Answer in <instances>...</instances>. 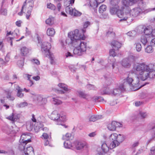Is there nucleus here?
<instances>
[{
	"label": "nucleus",
	"instance_id": "nucleus-36",
	"mask_svg": "<svg viewBox=\"0 0 155 155\" xmlns=\"http://www.w3.org/2000/svg\"><path fill=\"white\" fill-rule=\"evenodd\" d=\"M59 87L63 89L64 91H70L69 89L68 88L67 86L64 84L60 83L58 84Z\"/></svg>",
	"mask_w": 155,
	"mask_h": 155
},
{
	"label": "nucleus",
	"instance_id": "nucleus-16",
	"mask_svg": "<svg viewBox=\"0 0 155 155\" xmlns=\"http://www.w3.org/2000/svg\"><path fill=\"white\" fill-rule=\"evenodd\" d=\"M20 117V115L19 114H14L12 113V114L7 117L6 119L15 122L18 121Z\"/></svg>",
	"mask_w": 155,
	"mask_h": 155
},
{
	"label": "nucleus",
	"instance_id": "nucleus-24",
	"mask_svg": "<svg viewBox=\"0 0 155 155\" xmlns=\"http://www.w3.org/2000/svg\"><path fill=\"white\" fill-rule=\"evenodd\" d=\"M111 45L113 48L118 50L121 47V44L117 41H114L111 42Z\"/></svg>",
	"mask_w": 155,
	"mask_h": 155
},
{
	"label": "nucleus",
	"instance_id": "nucleus-48",
	"mask_svg": "<svg viewBox=\"0 0 155 155\" xmlns=\"http://www.w3.org/2000/svg\"><path fill=\"white\" fill-rule=\"evenodd\" d=\"M26 144L27 143H25V144H24L23 143H19V149L21 150L24 151V149H25V146Z\"/></svg>",
	"mask_w": 155,
	"mask_h": 155
},
{
	"label": "nucleus",
	"instance_id": "nucleus-31",
	"mask_svg": "<svg viewBox=\"0 0 155 155\" xmlns=\"http://www.w3.org/2000/svg\"><path fill=\"white\" fill-rule=\"evenodd\" d=\"M55 33V31L52 28H48L47 31V34L49 36H52Z\"/></svg>",
	"mask_w": 155,
	"mask_h": 155
},
{
	"label": "nucleus",
	"instance_id": "nucleus-47",
	"mask_svg": "<svg viewBox=\"0 0 155 155\" xmlns=\"http://www.w3.org/2000/svg\"><path fill=\"white\" fill-rule=\"evenodd\" d=\"M136 48L137 51H140L142 47L141 44L140 43H137L135 44Z\"/></svg>",
	"mask_w": 155,
	"mask_h": 155
},
{
	"label": "nucleus",
	"instance_id": "nucleus-3",
	"mask_svg": "<svg viewBox=\"0 0 155 155\" xmlns=\"http://www.w3.org/2000/svg\"><path fill=\"white\" fill-rule=\"evenodd\" d=\"M134 69L138 72V74L141 78L155 77V70L144 63H137L134 66Z\"/></svg>",
	"mask_w": 155,
	"mask_h": 155
},
{
	"label": "nucleus",
	"instance_id": "nucleus-5",
	"mask_svg": "<svg viewBox=\"0 0 155 155\" xmlns=\"http://www.w3.org/2000/svg\"><path fill=\"white\" fill-rule=\"evenodd\" d=\"M109 139L112 141L110 145V147L112 149L118 146L124 140L123 135L115 133L111 134L109 136Z\"/></svg>",
	"mask_w": 155,
	"mask_h": 155
},
{
	"label": "nucleus",
	"instance_id": "nucleus-39",
	"mask_svg": "<svg viewBox=\"0 0 155 155\" xmlns=\"http://www.w3.org/2000/svg\"><path fill=\"white\" fill-rule=\"evenodd\" d=\"M152 46L149 45L145 48V52L148 53H151L153 51V50L152 47Z\"/></svg>",
	"mask_w": 155,
	"mask_h": 155
},
{
	"label": "nucleus",
	"instance_id": "nucleus-63",
	"mask_svg": "<svg viewBox=\"0 0 155 155\" xmlns=\"http://www.w3.org/2000/svg\"><path fill=\"white\" fill-rule=\"evenodd\" d=\"M117 103V102L116 100H113L110 101V104L111 106H114Z\"/></svg>",
	"mask_w": 155,
	"mask_h": 155
},
{
	"label": "nucleus",
	"instance_id": "nucleus-19",
	"mask_svg": "<svg viewBox=\"0 0 155 155\" xmlns=\"http://www.w3.org/2000/svg\"><path fill=\"white\" fill-rule=\"evenodd\" d=\"M115 49H112L110 50V57H109L108 60V62H110V61L111 60H112V62H114L115 61V59L114 58V57L116 55V53L115 52Z\"/></svg>",
	"mask_w": 155,
	"mask_h": 155
},
{
	"label": "nucleus",
	"instance_id": "nucleus-12",
	"mask_svg": "<svg viewBox=\"0 0 155 155\" xmlns=\"http://www.w3.org/2000/svg\"><path fill=\"white\" fill-rule=\"evenodd\" d=\"M34 101L37 102L40 105L45 104L47 102L46 100L43 98L41 95H34L33 96Z\"/></svg>",
	"mask_w": 155,
	"mask_h": 155
},
{
	"label": "nucleus",
	"instance_id": "nucleus-30",
	"mask_svg": "<svg viewBox=\"0 0 155 155\" xmlns=\"http://www.w3.org/2000/svg\"><path fill=\"white\" fill-rule=\"evenodd\" d=\"M152 29L149 27L145 28L144 31V32L145 34L144 35L150 38V34H151Z\"/></svg>",
	"mask_w": 155,
	"mask_h": 155
},
{
	"label": "nucleus",
	"instance_id": "nucleus-28",
	"mask_svg": "<svg viewBox=\"0 0 155 155\" xmlns=\"http://www.w3.org/2000/svg\"><path fill=\"white\" fill-rule=\"evenodd\" d=\"M89 1L90 6L93 8H95L97 7L99 3L97 0H89Z\"/></svg>",
	"mask_w": 155,
	"mask_h": 155
},
{
	"label": "nucleus",
	"instance_id": "nucleus-64",
	"mask_svg": "<svg viewBox=\"0 0 155 155\" xmlns=\"http://www.w3.org/2000/svg\"><path fill=\"white\" fill-rule=\"evenodd\" d=\"M96 135L95 132H93L92 133H90L89 134L88 136L91 137H94Z\"/></svg>",
	"mask_w": 155,
	"mask_h": 155
},
{
	"label": "nucleus",
	"instance_id": "nucleus-43",
	"mask_svg": "<svg viewBox=\"0 0 155 155\" xmlns=\"http://www.w3.org/2000/svg\"><path fill=\"white\" fill-rule=\"evenodd\" d=\"M119 2V0H110V6H116L118 5V3Z\"/></svg>",
	"mask_w": 155,
	"mask_h": 155
},
{
	"label": "nucleus",
	"instance_id": "nucleus-22",
	"mask_svg": "<svg viewBox=\"0 0 155 155\" xmlns=\"http://www.w3.org/2000/svg\"><path fill=\"white\" fill-rule=\"evenodd\" d=\"M78 96L84 99H88L90 98V96L87 94H85L84 92L82 91H78Z\"/></svg>",
	"mask_w": 155,
	"mask_h": 155
},
{
	"label": "nucleus",
	"instance_id": "nucleus-45",
	"mask_svg": "<svg viewBox=\"0 0 155 155\" xmlns=\"http://www.w3.org/2000/svg\"><path fill=\"white\" fill-rule=\"evenodd\" d=\"M71 134L67 133L65 135H64L63 136L62 138L63 140H68L71 137Z\"/></svg>",
	"mask_w": 155,
	"mask_h": 155
},
{
	"label": "nucleus",
	"instance_id": "nucleus-13",
	"mask_svg": "<svg viewBox=\"0 0 155 155\" xmlns=\"http://www.w3.org/2000/svg\"><path fill=\"white\" fill-rule=\"evenodd\" d=\"M74 147L78 150H81L84 147H87L86 143L84 142L76 141L73 143Z\"/></svg>",
	"mask_w": 155,
	"mask_h": 155
},
{
	"label": "nucleus",
	"instance_id": "nucleus-58",
	"mask_svg": "<svg viewBox=\"0 0 155 155\" xmlns=\"http://www.w3.org/2000/svg\"><path fill=\"white\" fill-rule=\"evenodd\" d=\"M44 145L45 146H51V144L49 141L48 140H45L44 141Z\"/></svg>",
	"mask_w": 155,
	"mask_h": 155
},
{
	"label": "nucleus",
	"instance_id": "nucleus-50",
	"mask_svg": "<svg viewBox=\"0 0 155 155\" xmlns=\"http://www.w3.org/2000/svg\"><path fill=\"white\" fill-rule=\"evenodd\" d=\"M94 100L95 101H97L99 102H106L104 100V99L103 97H94Z\"/></svg>",
	"mask_w": 155,
	"mask_h": 155
},
{
	"label": "nucleus",
	"instance_id": "nucleus-25",
	"mask_svg": "<svg viewBox=\"0 0 155 155\" xmlns=\"http://www.w3.org/2000/svg\"><path fill=\"white\" fill-rule=\"evenodd\" d=\"M150 38L145 35H142L141 38V41L144 45H145Z\"/></svg>",
	"mask_w": 155,
	"mask_h": 155
},
{
	"label": "nucleus",
	"instance_id": "nucleus-2",
	"mask_svg": "<svg viewBox=\"0 0 155 155\" xmlns=\"http://www.w3.org/2000/svg\"><path fill=\"white\" fill-rule=\"evenodd\" d=\"M85 39L84 33L81 34L76 29L68 34V38L66 39V42L68 45L71 44L75 47L73 50L74 54L81 56L85 53L87 50V43L81 41Z\"/></svg>",
	"mask_w": 155,
	"mask_h": 155
},
{
	"label": "nucleus",
	"instance_id": "nucleus-40",
	"mask_svg": "<svg viewBox=\"0 0 155 155\" xmlns=\"http://www.w3.org/2000/svg\"><path fill=\"white\" fill-rule=\"evenodd\" d=\"M53 103L55 105H60L62 104V101L57 98H53Z\"/></svg>",
	"mask_w": 155,
	"mask_h": 155
},
{
	"label": "nucleus",
	"instance_id": "nucleus-60",
	"mask_svg": "<svg viewBox=\"0 0 155 155\" xmlns=\"http://www.w3.org/2000/svg\"><path fill=\"white\" fill-rule=\"evenodd\" d=\"M42 136L45 140L48 139V138H49L48 135L47 133H43L42 135Z\"/></svg>",
	"mask_w": 155,
	"mask_h": 155
},
{
	"label": "nucleus",
	"instance_id": "nucleus-59",
	"mask_svg": "<svg viewBox=\"0 0 155 155\" xmlns=\"http://www.w3.org/2000/svg\"><path fill=\"white\" fill-rule=\"evenodd\" d=\"M150 38L155 37V29H152L151 34H150Z\"/></svg>",
	"mask_w": 155,
	"mask_h": 155
},
{
	"label": "nucleus",
	"instance_id": "nucleus-26",
	"mask_svg": "<svg viewBox=\"0 0 155 155\" xmlns=\"http://www.w3.org/2000/svg\"><path fill=\"white\" fill-rule=\"evenodd\" d=\"M64 147L66 148L70 149L71 147H74L73 143L72 144L70 141L68 140H66L64 142Z\"/></svg>",
	"mask_w": 155,
	"mask_h": 155
},
{
	"label": "nucleus",
	"instance_id": "nucleus-52",
	"mask_svg": "<svg viewBox=\"0 0 155 155\" xmlns=\"http://www.w3.org/2000/svg\"><path fill=\"white\" fill-rule=\"evenodd\" d=\"M87 88L89 90H95L96 87L94 86L91 84H88L87 85Z\"/></svg>",
	"mask_w": 155,
	"mask_h": 155
},
{
	"label": "nucleus",
	"instance_id": "nucleus-35",
	"mask_svg": "<svg viewBox=\"0 0 155 155\" xmlns=\"http://www.w3.org/2000/svg\"><path fill=\"white\" fill-rule=\"evenodd\" d=\"M45 22L47 24L50 25H51L54 23V18L51 16L50 17L46 20Z\"/></svg>",
	"mask_w": 155,
	"mask_h": 155
},
{
	"label": "nucleus",
	"instance_id": "nucleus-51",
	"mask_svg": "<svg viewBox=\"0 0 155 155\" xmlns=\"http://www.w3.org/2000/svg\"><path fill=\"white\" fill-rule=\"evenodd\" d=\"M23 91L22 89L21 90H19L17 91V96L18 97L20 98H22L24 96V94L22 93V91Z\"/></svg>",
	"mask_w": 155,
	"mask_h": 155
},
{
	"label": "nucleus",
	"instance_id": "nucleus-23",
	"mask_svg": "<svg viewBox=\"0 0 155 155\" xmlns=\"http://www.w3.org/2000/svg\"><path fill=\"white\" fill-rule=\"evenodd\" d=\"M43 124L40 122H38L35 124V130L36 132H38L39 130H42L43 127Z\"/></svg>",
	"mask_w": 155,
	"mask_h": 155
},
{
	"label": "nucleus",
	"instance_id": "nucleus-38",
	"mask_svg": "<svg viewBox=\"0 0 155 155\" xmlns=\"http://www.w3.org/2000/svg\"><path fill=\"white\" fill-rule=\"evenodd\" d=\"M107 35L109 36L114 37L115 36V33L113 31L112 29L110 28L109 31L107 32Z\"/></svg>",
	"mask_w": 155,
	"mask_h": 155
},
{
	"label": "nucleus",
	"instance_id": "nucleus-4",
	"mask_svg": "<svg viewBox=\"0 0 155 155\" xmlns=\"http://www.w3.org/2000/svg\"><path fill=\"white\" fill-rule=\"evenodd\" d=\"M50 118L57 122V124L61 125L64 128H66L68 126L65 124H62V123L66 120V115L63 114H60L57 110L53 111L50 115Z\"/></svg>",
	"mask_w": 155,
	"mask_h": 155
},
{
	"label": "nucleus",
	"instance_id": "nucleus-46",
	"mask_svg": "<svg viewBox=\"0 0 155 155\" xmlns=\"http://www.w3.org/2000/svg\"><path fill=\"white\" fill-rule=\"evenodd\" d=\"M139 115L143 118H146L147 116V113L145 112L140 111L139 113Z\"/></svg>",
	"mask_w": 155,
	"mask_h": 155
},
{
	"label": "nucleus",
	"instance_id": "nucleus-55",
	"mask_svg": "<svg viewBox=\"0 0 155 155\" xmlns=\"http://www.w3.org/2000/svg\"><path fill=\"white\" fill-rule=\"evenodd\" d=\"M1 12L2 15H6L7 14V10L6 9L1 8Z\"/></svg>",
	"mask_w": 155,
	"mask_h": 155
},
{
	"label": "nucleus",
	"instance_id": "nucleus-57",
	"mask_svg": "<svg viewBox=\"0 0 155 155\" xmlns=\"http://www.w3.org/2000/svg\"><path fill=\"white\" fill-rule=\"evenodd\" d=\"M150 155H155V147H152L150 150Z\"/></svg>",
	"mask_w": 155,
	"mask_h": 155
},
{
	"label": "nucleus",
	"instance_id": "nucleus-18",
	"mask_svg": "<svg viewBox=\"0 0 155 155\" xmlns=\"http://www.w3.org/2000/svg\"><path fill=\"white\" fill-rule=\"evenodd\" d=\"M119 9V5L110 6V13L112 15L116 14Z\"/></svg>",
	"mask_w": 155,
	"mask_h": 155
},
{
	"label": "nucleus",
	"instance_id": "nucleus-20",
	"mask_svg": "<svg viewBox=\"0 0 155 155\" xmlns=\"http://www.w3.org/2000/svg\"><path fill=\"white\" fill-rule=\"evenodd\" d=\"M0 154H3L6 155H13L14 153L13 150L11 149L5 150L0 148Z\"/></svg>",
	"mask_w": 155,
	"mask_h": 155
},
{
	"label": "nucleus",
	"instance_id": "nucleus-7",
	"mask_svg": "<svg viewBox=\"0 0 155 155\" xmlns=\"http://www.w3.org/2000/svg\"><path fill=\"white\" fill-rule=\"evenodd\" d=\"M24 6V8L27 11L26 15V18L28 19L31 15V13L34 6V2L32 0H26L22 5Z\"/></svg>",
	"mask_w": 155,
	"mask_h": 155
},
{
	"label": "nucleus",
	"instance_id": "nucleus-56",
	"mask_svg": "<svg viewBox=\"0 0 155 155\" xmlns=\"http://www.w3.org/2000/svg\"><path fill=\"white\" fill-rule=\"evenodd\" d=\"M150 44L151 46H155V38H150Z\"/></svg>",
	"mask_w": 155,
	"mask_h": 155
},
{
	"label": "nucleus",
	"instance_id": "nucleus-10",
	"mask_svg": "<svg viewBox=\"0 0 155 155\" xmlns=\"http://www.w3.org/2000/svg\"><path fill=\"white\" fill-rule=\"evenodd\" d=\"M51 48V44L49 43L45 42L42 44L41 50L42 53L46 57H48V55L51 53L50 51Z\"/></svg>",
	"mask_w": 155,
	"mask_h": 155
},
{
	"label": "nucleus",
	"instance_id": "nucleus-49",
	"mask_svg": "<svg viewBox=\"0 0 155 155\" xmlns=\"http://www.w3.org/2000/svg\"><path fill=\"white\" fill-rule=\"evenodd\" d=\"M7 98L9 100L11 101H13L15 98L11 95V92H8L7 95Z\"/></svg>",
	"mask_w": 155,
	"mask_h": 155
},
{
	"label": "nucleus",
	"instance_id": "nucleus-1",
	"mask_svg": "<svg viewBox=\"0 0 155 155\" xmlns=\"http://www.w3.org/2000/svg\"><path fill=\"white\" fill-rule=\"evenodd\" d=\"M147 78H126L124 79L120 84L118 89H114L110 91V95L112 96L120 94L122 92L126 90L131 91H137L149 82L144 81Z\"/></svg>",
	"mask_w": 155,
	"mask_h": 155
},
{
	"label": "nucleus",
	"instance_id": "nucleus-21",
	"mask_svg": "<svg viewBox=\"0 0 155 155\" xmlns=\"http://www.w3.org/2000/svg\"><path fill=\"white\" fill-rule=\"evenodd\" d=\"M101 118V116L99 115H90L89 116V119L90 121L94 122Z\"/></svg>",
	"mask_w": 155,
	"mask_h": 155
},
{
	"label": "nucleus",
	"instance_id": "nucleus-11",
	"mask_svg": "<svg viewBox=\"0 0 155 155\" xmlns=\"http://www.w3.org/2000/svg\"><path fill=\"white\" fill-rule=\"evenodd\" d=\"M66 12L72 15L75 16H80L81 13L74 9H73L72 8L69 6H67L65 8Z\"/></svg>",
	"mask_w": 155,
	"mask_h": 155
},
{
	"label": "nucleus",
	"instance_id": "nucleus-54",
	"mask_svg": "<svg viewBox=\"0 0 155 155\" xmlns=\"http://www.w3.org/2000/svg\"><path fill=\"white\" fill-rule=\"evenodd\" d=\"M31 61L32 62V63L34 64H35L37 65H39L40 64L39 61L36 59H33L31 60Z\"/></svg>",
	"mask_w": 155,
	"mask_h": 155
},
{
	"label": "nucleus",
	"instance_id": "nucleus-17",
	"mask_svg": "<svg viewBox=\"0 0 155 155\" xmlns=\"http://www.w3.org/2000/svg\"><path fill=\"white\" fill-rule=\"evenodd\" d=\"M24 153L25 155H33L34 153L33 149L32 147H28L24 149Z\"/></svg>",
	"mask_w": 155,
	"mask_h": 155
},
{
	"label": "nucleus",
	"instance_id": "nucleus-61",
	"mask_svg": "<svg viewBox=\"0 0 155 155\" xmlns=\"http://www.w3.org/2000/svg\"><path fill=\"white\" fill-rule=\"evenodd\" d=\"M21 89L17 84H15V91H17L19 90H21Z\"/></svg>",
	"mask_w": 155,
	"mask_h": 155
},
{
	"label": "nucleus",
	"instance_id": "nucleus-32",
	"mask_svg": "<svg viewBox=\"0 0 155 155\" xmlns=\"http://www.w3.org/2000/svg\"><path fill=\"white\" fill-rule=\"evenodd\" d=\"M101 93L102 94H107L110 95V91L109 88L104 87L103 88L101 91Z\"/></svg>",
	"mask_w": 155,
	"mask_h": 155
},
{
	"label": "nucleus",
	"instance_id": "nucleus-6",
	"mask_svg": "<svg viewBox=\"0 0 155 155\" xmlns=\"http://www.w3.org/2000/svg\"><path fill=\"white\" fill-rule=\"evenodd\" d=\"M128 10H130L131 17L132 16L134 17H136L142 13L146 14L149 12L155 11V6L153 8H149L145 10L142 9L140 8L136 7L133 8L132 10L128 9Z\"/></svg>",
	"mask_w": 155,
	"mask_h": 155
},
{
	"label": "nucleus",
	"instance_id": "nucleus-62",
	"mask_svg": "<svg viewBox=\"0 0 155 155\" xmlns=\"http://www.w3.org/2000/svg\"><path fill=\"white\" fill-rule=\"evenodd\" d=\"M17 64L19 67H21L24 65V62L23 61H18Z\"/></svg>",
	"mask_w": 155,
	"mask_h": 155
},
{
	"label": "nucleus",
	"instance_id": "nucleus-53",
	"mask_svg": "<svg viewBox=\"0 0 155 155\" xmlns=\"http://www.w3.org/2000/svg\"><path fill=\"white\" fill-rule=\"evenodd\" d=\"M26 127L28 130L31 131L32 129L33 125H31V123H28L26 124Z\"/></svg>",
	"mask_w": 155,
	"mask_h": 155
},
{
	"label": "nucleus",
	"instance_id": "nucleus-29",
	"mask_svg": "<svg viewBox=\"0 0 155 155\" xmlns=\"http://www.w3.org/2000/svg\"><path fill=\"white\" fill-rule=\"evenodd\" d=\"M101 149L103 151L106 153L109 150V147L105 142H104L101 145Z\"/></svg>",
	"mask_w": 155,
	"mask_h": 155
},
{
	"label": "nucleus",
	"instance_id": "nucleus-8",
	"mask_svg": "<svg viewBox=\"0 0 155 155\" xmlns=\"http://www.w3.org/2000/svg\"><path fill=\"white\" fill-rule=\"evenodd\" d=\"M129 11L130 10H128V9L124 13L122 10L119 9L117 15L118 17L121 18L120 20V21H126L127 19L131 17V15L130 14Z\"/></svg>",
	"mask_w": 155,
	"mask_h": 155
},
{
	"label": "nucleus",
	"instance_id": "nucleus-9",
	"mask_svg": "<svg viewBox=\"0 0 155 155\" xmlns=\"http://www.w3.org/2000/svg\"><path fill=\"white\" fill-rule=\"evenodd\" d=\"M135 59V57L133 55H130L127 58L123 59L121 62V64L122 66L124 68H128L130 67L131 63Z\"/></svg>",
	"mask_w": 155,
	"mask_h": 155
},
{
	"label": "nucleus",
	"instance_id": "nucleus-37",
	"mask_svg": "<svg viewBox=\"0 0 155 155\" xmlns=\"http://www.w3.org/2000/svg\"><path fill=\"white\" fill-rule=\"evenodd\" d=\"M107 6L104 5H102L100 6L99 9V12L100 13H103L106 10Z\"/></svg>",
	"mask_w": 155,
	"mask_h": 155
},
{
	"label": "nucleus",
	"instance_id": "nucleus-41",
	"mask_svg": "<svg viewBox=\"0 0 155 155\" xmlns=\"http://www.w3.org/2000/svg\"><path fill=\"white\" fill-rule=\"evenodd\" d=\"M90 24V23L89 21H87L85 22L83 26V28L81 30V31L83 32V33H84L86 32L85 28H86Z\"/></svg>",
	"mask_w": 155,
	"mask_h": 155
},
{
	"label": "nucleus",
	"instance_id": "nucleus-34",
	"mask_svg": "<svg viewBox=\"0 0 155 155\" xmlns=\"http://www.w3.org/2000/svg\"><path fill=\"white\" fill-rule=\"evenodd\" d=\"M50 60L51 63L52 64H55L56 63L53 54L51 53L49 55H48Z\"/></svg>",
	"mask_w": 155,
	"mask_h": 155
},
{
	"label": "nucleus",
	"instance_id": "nucleus-42",
	"mask_svg": "<svg viewBox=\"0 0 155 155\" xmlns=\"http://www.w3.org/2000/svg\"><path fill=\"white\" fill-rule=\"evenodd\" d=\"M47 8L53 10H55L56 8V7L54 5L51 3L47 4Z\"/></svg>",
	"mask_w": 155,
	"mask_h": 155
},
{
	"label": "nucleus",
	"instance_id": "nucleus-14",
	"mask_svg": "<svg viewBox=\"0 0 155 155\" xmlns=\"http://www.w3.org/2000/svg\"><path fill=\"white\" fill-rule=\"evenodd\" d=\"M31 136L27 133L23 134L21 136L19 142L27 143L31 141Z\"/></svg>",
	"mask_w": 155,
	"mask_h": 155
},
{
	"label": "nucleus",
	"instance_id": "nucleus-44",
	"mask_svg": "<svg viewBox=\"0 0 155 155\" xmlns=\"http://www.w3.org/2000/svg\"><path fill=\"white\" fill-rule=\"evenodd\" d=\"M28 105V103L25 102L21 103L20 104H18L17 105V107L19 108H22L25 106H27Z\"/></svg>",
	"mask_w": 155,
	"mask_h": 155
},
{
	"label": "nucleus",
	"instance_id": "nucleus-27",
	"mask_svg": "<svg viewBox=\"0 0 155 155\" xmlns=\"http://www.w3.org/2000/svg\"><path fill=\"white\" fill-rule=\"evenodd\" d=\"M40 78H28L27 83L28 85L29 86H31L34 83L33 80H35L36 81H38Z\"/></svg>",
	"mask_w": 155,
	"mask_h": 155
},
{
	"label": "nucleus",
	"instance_id": "nucleus-15",
	"mask_svg": "<svg viewBox=\"0 0 155 155\" xmlns=\"http://www.w3.org/2000/svg\"><path fill=\"white\" fill-rule=\"evenodd\" d=\"M121 124L115 121H113L111 123L109 124L107 126V128L110 131H114L116 130V127H120Z\"/></svg>",
	"mask_w": 155,
	"mask_h": 155
},
{
	"label": "nucleus",
	"instance_id": "nucleus-33",
	"mask_svg": "<svg viewBox=\"0 0 155 155\" xmlns=\"http://www.w3.org/2000/svg\"><path fill=\"white\" fill-rule=\"evenodd\" d=\"M21 54L24 56L26 55L28 53V50L25 47H22L21 50Z\"/></svg>",
	"mask_w": 155,
	"mask_h": 155
}]
</instances>
